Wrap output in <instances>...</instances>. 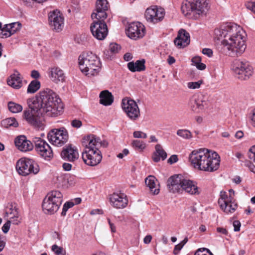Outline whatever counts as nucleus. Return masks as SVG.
Returning <instances> with one entry per match:
<instances>
[{
	"label": "nucleus",
	"mask_w": 255,
	"mask_h": 255,
	"mask_svg": "<svg viewBox=\"0 0 255 255\" xmlns=\"http://www.w3.org/2000/svg\"><path fill=\"white\" fill-rule=\"evenodd\" d=\"M61 155L63 159L70 162H74L79 158L77 148L71 145L64 148L61 152Z\"/></svg>",
	"instance_id": "4be33fe9"
},
{
	"label": "nucleus",
	"mask_w": 255,
	"mask_h": 255,
	"mask_svg": "<svg viewBox=\"0 0 255 255\" xmlns=\"http://www.w3.org/2000/svg\"><path fill=\"white\" fill-rule=\"evenodd\" d=\"M11 222L7 220V221L3 225L2 230L3 233H7L9 230L10 224Z\"/></svg>",
	"instance_id": "09e8293b"
},
{
	"label": "nucleus",
	"mask_w": 255,
	"mask_h": 255,
	"mask_svg": "<svg viewBox=\"0 0 255 255\" xmlns=\"http://www.w3.org/2000/svg\"><path fill=\"white\" fill-rule=\"evenodd\" d=\"M210 105L209 98L205 95H198L195 97L191 103V108L193 111L200 113L207 109Z\"/></svg>",
	"instance_id": "6ab92c4d"
},
{
	"label": "nucleus",
	"mask_w": 255,
	"mask_h": 255,
	"mask_svg": "<svg viewBox=\"0 0 255 255\" xmlns=\"http://www.w3.org/2000/svg\"><path fill=\"white\" fill-rule=\"evenodd\" d=\"M178 161V157L176 155H172L168 159V162L172 164Z\"/></svg>",
	"instance_id": "5fc2aeb1"
},
{
	"label": "nucleus",
	"mask_w": 255,
	"mask_h": 255,
	"mask_svg": "<svg viewBox=\"0 0 255 255\" xmlns=\"http://www.w3.org/2000/svg\"><path fill=\"white\" fill-rule=\"evenodd\" d=\"M151 240L152 236L151 235H147L144 237L143 242L145 244H148L151 242Z\"/></svg>",
	"instance_id": "e2e57ef3"
},
{
	"label": "nucleus",
	"mask_w": 255,
	"mask_h": 255,
	"mask_svg": "<svg viewBox=\"0 0 255 255\" xmlns=\"http://www.w3.org/2000/svg\"><path fill=\"white\" fill-rule=\"evenodd\" d=\"M190 35L184 29L179 31L177 37L174 40L175 44L179 48L187 46L190 43Z\"/></svg>",
	"instance_id": "b1692460"
},
{
	"label": "nucleus",
	"mask_w": 255,
	"mask_h": 255,
	"mask_svg": "<svg viewBox=\"0 0 255 255\" xmlns=\"http://www.w3.org/2000/svg\"><path fill=\"white\" fill-rule=\"evenodd\" d=\"M198 69L200 70H204L206 68V65L201 62L195 66Z\"/></svg>",
	"instance_id": "774afa93"
},
{
	"label": "nucleus",
	"mask_w": 255,
	"mask_h": 255,
	"mask_svg": "<svg viewBox=\"0 0 255 255\" xmlns=\"http://www.w3.org/2000/svg\"><path fill=\"white\" fill-rule=\"evenodd\" d=\"M108 223L111 228V231L112 233H115L116 232V228L113 223H112L110 219L108 218Z\"/></svg>",
	"instance_id": "052dcab7"
},
{
	"label": "nucleus",
	"mask_w": 255,
	"mask_h": 255,
	"mask_svg": "<svg viewBox=\"0 0 255 255\" xmlns=\"http://www.w3.org/2000/svg\"><path fill=\"white\" fill-rule=\"evenodd\" d=\"M49 78L55 83H63L65 81V76L62 69L55 67L50 69Z\"/></svg>",
	"instance_id": "393cba45"
},
{
	"label": "nucleus",
	"mask_w": 255,
	"mask_h": 255,
	"mask_svg": "<svg viewBox=\"0 0 255 255\" xmlns=\"http://www.w3.org/2000/svg\"><path fill=\"white\" fill-rule=\"evenodd\" d=\"M52 251L54 252L56 255H60L62 254L63 248L62 247H58L56 245H54L51 248Z\"/></svg>",
	"instance_id": "a18cd8bd"
},
{
	"label": "nucleus",
	"mask_w": 255,
	"mask_h": 255,
	"mask_svg": "<svg viewBox=\"0 0 255 255\" xmlns=\"http://www.w3.org/2000/svg\"><path fill=\"white\" fill-rule=\"evenodd\" d=\"M250 119L252 125L255 128V109H253L250 113Z\"/></svg>",
	"instance_id": "8fccbe9b"
},
{
	"label": "nucleus",
	"mask_w": 255,
	"mask_h": 255,
	"mask_svg": "<svg viewBox=\"0 0 255 255\" xmlns=\"http://www.w3.org/2000/svg\"><path fill=\"white\" fill-rule=\"evenodd\" d=\"M202 84V81H198L197 82H190L187 83V87L189 89H197L200 87Z\"/></svg>",
	"instance_id": "58836bf2"
},
{
	"label": "nucleus",
	"mask_w": 255,
	"mask_h": 255,
	"mask_svg": "<svg viewBox=\"0 0 255 255\" xmlns=\"http://www.w3.org/2000/svg\"><path fill=\"white\" fill-rule=\"evenodd\" d=\"M109 8V3L107 0H97L96 8L92 13L91 17H99L100 18H107V11Z\"/></svg>",
	"instance_id": "412c9836"
},
{
	"label": "nucleus",
	"mask_w": 255,
	"mask_h": 255,
	"mask_svg": "<svg viewBox=\"0 0 255 255\" xmlns=\"http://www.w3.org/2000/svg\"><path fill=\"white\" fill-rule=\"evenodd\" d=\"M7 29H8L10 35H12L19 31L21 28V24L19 22H12L5 24Z\"/></svg>",
	"instance_id": "2f4dec72"
},
{
	"label": "nucleus",
	"mask_w": 255,
	"mask_h": 255,
	"mask_svg": "<svg viewBox=\"0 0 255 255\" xmlns=\"http://www.w3.org/2000/svg\"><path fill=\"white\" fill-rule=\"evenodd\" d=\"M132 56L131 54H130L129 53H127L124 56V59L127 61H128L132 59Z\"/></svg>",
	"instance_id": "69168bd1"
},
{
	"label": "nucleus",
	"mask_w": 255,
	"mask_h": 255,
	"mask_svg": "<svg viewBox=\"0 0 255 255\" xmlns=\"http://www.w3.org/2000/svg\"><path fill=\"white\" fill-rule=\"evenodd\" d=\"M49 142L56 146H61L68 139V134L66 129L62 127L51 130L47 134Z\"/></svg>",
	"instance_id": "f8f14e48"
},
{
	"label": "nucleus",
	"mask_w": 255,
	"mask_h": 255,
	"mask_svg": "<svg viewBox=\"0 0 255 255\" xmlns=\"http://www.w3.org/2000/svg\"><path fill=\"white\" fill-rule=\"evenodd\" d=\"M165 14L164 8L156 5H152L146 9L145 17L148 22L156 24L163 19Z\"/></svg>",
	"instance_id": "2eb2a0df"
},
{
	"label": "nucleus",
	"mask_w": 255,
	"mask_h": 255,
	"mask_svg": "<svg viewBox=\"0 0 255 255\" xmlns=\"http://www.w3.org/2000/svg\"><path fill=\"white\" fill-rule=\"evenodd\" d=\"M63 168L65 171H70L72 168V165L69 163H64L62 165Z\"/></svg>",
	"instance_id": "bf43d9fd"
},
{
	"label": "nucleus",
	"mask_w": 255,
	"mask_h": 255,
	"mask_svg": "<svg viewBox=\"0 0 255 255\" xmlns=\"http://www.w3.org/2000/svg\"><path fill=\"white\" fill-rule=\"evenodd\" d=\"M189 160L195 169L213 172L219 168L220 157L216 152L203 148L193 150L189 154Z\"/></svg>",
	"instance_id": "7ed1b4c3"
},
{
	"label": "nucleus",
	"mask_w": 255,
	"mask_h": 255,
	"mask_svg": "<svg viewBox=\"0 0 255 255\" xmlns=\"http://www.w3.org/2000/svg\"><path fill=\"white\" fill-rule=\"evenodd\" d=\"M215 37L222 39L221 44L224 54L236 58L241 56L246 49L245 31L239 25L227 23L214 30Z\"/></svg>",
	"instance_id": "f03ea898"
},
{
	"label": "nucleus",
	"mask_w": 255,
	"mask_h": 255,
	"mask_svg": "<svg viewBox=\"0 0 255 255\" xmlns=\"http://www.w3.org/2000/svg\"><path fill=\"white\" fill-rule=\"evenodd\" d=\"M85 139L87 144L82 153L83 161L88 165L96 166L99 164L102 159V155L99 148L102 146V141L99 137L92 134L87 136Z\"/></svg>",
	"instance_id": "20e7f679"
},
{
	"label": "nucleus",
	"mask_w": 255,
	"mask_h": 255,
	"mask_svg": "<svg viewBox=\"0 0 255 255\" xmlns=\"http://www.w3.org/2000/svg\"><path fill=\"white\" fill-rule=\"evenodd\" d=\"M4 217L15 225H18L20 222V218L17 209L12 206L6 209Z\"/></svg>",
	"instance_id": "a878e982"
},
{
	"label": "nucleus",
	"mask_w": 255,
	"mask_h": 255,
	"mask_svg": "<svg viewBox=\"0 0 255 255\" xmlns=\"http://www.w3.org/2000/svg\"><path fill=\"white\" fill-rule=\"evenodd\" d=\"M100 103L105 106H108L113 103L114 97L111 93L108 90L102 91L100 94Z\"/></svg>",
	"instance_id": "cd10ccee"
},
{
	"label": "nucleus",
	"mask_w": 255,
	"mask_h": 255,
	"mask_svg": "<svg viewBox=\"0 0 255 255\" xmlns=\"http://www.w3.org/2000/svg\"><path fill=\"white\" fill-rule=\"evenodd\" d=\"M2 125L5 128L10 127H17L18 125L15 119L13 118H7L2 121Z\"/></svg>",
	"instance_id": "f704fd0d"
},
{
	"label": "nucleus",
	"mask_w": 255,
	"mask_h": 255,
	"mask_svg": "<svg viewBox=\"0 0 255 255\" xmlns=\"http://www.w3.org/2000/svg\"><path fill=\"white\" fill-rule=\"evenodd\" d=\"M32 141L35 144L38 154L46 160H50L53 156V153L50 145L45 140L39 137H34Z\"/></svg>",
	"instance_id": "4468645a"
},
{
	"label": "nucleus",
	"mask_w": 255,
	"mask_h": 255,
	"mask_svg": "<svg viewBox=\"0 0 255 255\" xmlns=\"http://www.w3.org/2000/svg\"><path fill=\"white\" fill-rule=\"evenodd\" d=\"M217 232L219 233H220L222 235H227L228 231L227 230L223 228L218 227L217 228Z\"/></svg>",
	"instance_id": "13d9d810"
},
{
	"label": "nucleus",
	"mask_w": 255,
	"mask_h": 255,
	"mask_svg": "<svg viewBox=\"0 0 255 255\" xmlns=\"http://www.w3.org/2000/svg\"><path fill=\"white\" fill-rule=\"evenodd\" d=\"M78 63L82 73L88 77L98 75L101 70L100 58L92 52L82 53L79 56Z\"/></svg>",
	"instance_id": "39448f33"
},
{
	"label": "nucleus",
	"mask_w": 255,
	"mask_h": 255,
	"mask_svg": "<svg viewBox=\"0 0 255 255\" xmlns=\"http://www.w3.org/2000/svg\"><path fill=\"white\" fill-rule=\"evenodd\" d=\"M16 170L18 173L22 176L29 174H37L39 171V166L34 160L29 158H22L16 163Z\"/></svg>",
	"instance_id": "9d476101"
},
{
	"label": "nucleus",
	"mask_w": 255,
	"mask_h": 255,
	"mask_svg": "<svg viewBox=\"0 0 255 255\" xmlns=\"http://www.w3.org/2000/svg\"><path fill=\"white\" fill-rule=\"evenodd\" d=\"M249 157L255 163V145L251 146L249 151Z\"/></svg>",
	"instance_id": "79ce46f5"
},
{
	"label": "nucleus",
	"mask_w": 255,
	"mask_h": 255,
	"mask_svg": "<svg viewBox=\"0 0 255 255\" xmlns=\"http://www.w3.org/2000/svg\"><path fill=\"white\" fill-rule=\"evenodd\" d=\"M218 204L222 210L228 214L234 213L238 207L237 203L231 200V197H228L226 192L224 191L220 192Z\"/></svg>",
	"instance_id": "dca6fc26"
},
{
	"label": "nucleus",
	"mask_w": 255,
	"mask_h": 255,
	"mask_svg": "<svg viewBox=\"0 0 255 255\" xmlns=\"http://www.w3.org/2000/svg\"><path fill=\"white\" fill-rule=\"evenodd\" d=\"M169 189L173 193L179 192L182 191L194 195H199L201 189L197 183L193 180L185 178L181 175H176L168 180Z\"/></svg>",
	"instance_id": "423d86ee"
},
{
	"label": "nucleus",
	"mask_w": 255,
	"mask_h": 255,
	"mask_svg": "<svg viewBox=\"0 0 255 255\" xmlns=\"http://www.w3.org/2000/svg\"><path fill=\"white\" fill-rule=\"evenodd\" d=\"M132 146L139 151H143L146 147V144L144 142L140 140H133L131 142Z\"/></svg>",
	"instance_id": "72a5a7b5"
},
{
	"label": "nucleus",
	"mask_w": 255,
	"mask_h": 255,
	"mask_svg": "<svg viewBox=\"0 0 255 255\" xmlns=\"http://www.w3.org/2000/svg\"><path fill=\"white\" fill-rule=\"evenodd\" d=\"M40 87V83L37 80H33L29 84L27 92L28 93H34L38 91Z\"/></svg>",
	"instance_id": "473e14b6"
},
{
	"label": "nucleus",
	"mask_w": 255,
	"mask_h": 255,
	"mask_svg": "<svg viewBox=\"0 0 255 255\" xmlns=\"http://www.w3.org/2000/svg\"><path fill=\"white\" fill-rule=\"evenodd\" d=\"M232 69L236 77L242 81L248 80L254 73L253 68L248 62L239 59L233 62Z\"/></svg>",
	"instance_id": "1a4fd4ad"
},
{
	"label": "nucleus",
	"mask_w": 255,
	"mask_h": 255,
	"mask_svg": "<svg viewBox=\"0 0 255 255\" xmlns=\"http://www.w3.org/2000/svg\"><path fill=\"white\" fill-rule=\"evenodd\" d=\"M201 61V59L199 56H195L192 59V65L196 66Z\"/></svg>",
	"instance_id": "6e6d98bb"
},
{
	"label": "nucleus",
	"mask_w": 255,
	"mask_h": 255,
	"mask_svg": "<svg viewBox=\"0 0 255 255\" xmlns=\"http://www.w3.org/2000/svg\"><path fill=\"white\" fill-rule=\"evenodd\" d=\"M120 49V46L117 43H111L110 45V50L113 53L118 52Z\"/></svg>",
	"instance_id": "c03bdc74"
},
{
	"label": "nucleus",
	"mask_w": 255,
	"mask_h": 255,
	"mask_svg": "<svg viewBox=\"0 0 255 255\" xmlns=\"http://www.w3.org/2000/svg\"><path fill=\"white\" fill-rule=\"evenodd\" d=\"M145 183L152 194L157 195L159 193V184L154 176H149L147 177L145 180Z\"/></svg>",
	"instance_id": "bb28decb"
},
{
	"label": "nucleus",
	"mask_w": 255,
	"mask_h": 255,
	"mask_svg": "<svg viewBox=\"0 0 255 255\" xmlns=\"http://www.w3.org/2000/svg\"><path fill=\"white\" fill-rule=\"evenodd\" d=\"M126 30L127 36L134 40L142 38L145 33L144 26L139 22L129 23Z\"/></svg>",
	"instance_id": "f3484780"
},
{
	"label": "nucleus",
	"mask_w": 255,
	"mask_h": 255,
	"mask_svg": "<svg viewBox=\"0 0 255 255\" xmlns=\"http://www.w3.org/2000/svg\"><path fill=\"white\" fill-rule=\"evenodd\" d=\"M144 60H137L135 62H130L128 64V69L132 72H140L144 71L145 69Z\"/></svg>",
	"instance_id": "7c9ffc66"
},
{
	"label": "nucleus",
	"mask_w": 255,
	"mask_h": 255,
	"mask_svg": "<svg viewBox=\"0 0 255 255\" xmlns=\"http://www.w3.org/2000/svg\"><path fill=\"white\" fill-rule=\"evenodd\" d=\"M6 28L7 27H6V26H5L4 24L3 26L0 29V38H5L11 36L10 33Z\"/></svg>",
	"instance_id": "4c0bfd02"
},
{
	"label": "nucleus",
	"mask_w": 255,
	"mask_h": 255,
	"mask_svg": "<svg viewBox=\"0 0 255 255\" xmlns=\"http://www.w3.org/2000/svg\"><path fill=\"white\" fill-rule=\"evenodd\" d=\"M49 24L50 27L57 31H61L64 25V18L58 10H54L48 14Z\"/></svg>",
	"instance_id": "a211bd4d"
},
{
	"label": "nucleus",
	"mask_w": 255,
	"mask_h": 255,
	"mask_svg": "<svg viewBox=\"0 0 255 255\" xmlns=\"http://www.w3.org/2000/svg\"><path fill=\"white\" fill-rule=\"evenodd\" d=\"M63 201V195L59 191L49 192L43 201L42 207L45 214L52 215L57 212Z\"/></svg>",
	"instance_id": "6e6552de"
},
{
	"label": "nucleus",
	"mask_w": 255,
	"mask_h": 255,
	"mask_svg": "<svg viewBox=\"0 0 255 255\" xmlns=\"http://www.w3.org/2000/svg\"><path fill=\"white\" fill-rule=\"evenodd\" d=\"M15 145L19 150L26 152L33 149V145L32 142L27 140L26 136L20 135L15 139Z\"/></svg>",
	"instance_id": "5701e85b"
},
{
	"label": "nucleus",
	"mask_w": 255,
	"mask_h": 255,
	"mask_svg": "<svg viewBox=\"0 0 255 255\" xmlns=\"http://www.w3.org/2000/svg\"><path fill=\"white\" fill-rule=\"evenodd\" d=\"M234 230L238 232L240 230L241 223L239 221H235L233 222Z\"/></svg>",
	"instance_id": "603ef678"
},
{
	"label": "nucleus",
	"mask_w": 255,
	"mask_h": 255,
	"mask_svg": "<svg viewBox=\"0 0 255 255\" xmlns=\"http://www.w3.org/2000/svg\"><path fill=\"white\" fill-rule=\"evenodd\" d=\"M177 134L184 139H190L192 135L191 132L185 129H180L177 131Z\"/></svg>",
	"instance_id": "e433bc0d"
},
{
	"label": "nucleus",
	"mask_w": 255,
	"mask_h": 255,
	"mask_svg": "<svg viewBox=\"0 0 255 255\" xmlns=\"http://www.w3.org/2000/svg\"><path fill=\"white\" fill-rule=\"evenodd\" d=\"M183 247V246L182 244H181L180 243L176 245L173 250V254L175 255H177Z\"/></svg>",
	"instance_id": "864d4df0"
},
{
	"label": "nucleus",
	"mask_w": 255,
	"mask_h": 255,
	"mask_svg": "<svg viewBox=\"0 0 255 255\" xmlns=\"http://www.w3.org/2000/svg\"><path fill=\"white\" fill-rule=\"evenodd\" d=\"M46 0H22V1L24 2H25L26 4H30L31 1H35L38 3H42Z\"/></svg>",
	"instance_id": "680f3d73"
},
{
	"label": "nucleus",
	"mask_w": 255,
	"mask_h": 255,
	"mask_svg": "<svg viewBox=\"0 0 255 255\" xmlns=\"http://www.w3.org/2000/svg\"><path fill=\"white\" fill-rule=\"evenodd\" d=\"M194 255H213L209 250L205 248L199 249L195 253Z\"/></svg>",
	"instance_id": "ea45409f"
},
{
	"label": "nucleus",
	"mask_w": 255,
	"mask_h": 255,
	"mask_svg": "<svg viewBox=\"0 0 255 255\" xmlns=\"http://www.w3.org/2000/svg\"><path fill=\"white\" fill-rule=\"evenodd\" d=\"M8 85L15 89L20 88L22 85V80L20 74L18 72H14L7 80Z\"/></svg>",
	"instance_id": "c756f323"
},
{
	"label": "nucleus",
	"mask_w": 255,
	"mask_h": 255,
	"mask_svg": "<svg viewBox=\"0 0 255 255\" xmlns=\"http://www.w3.org/2000/svg\"><path fill=\"white\" fill-rule=\"evenodd\" d=\"M27 104L29 109L24 111V118L30 124L41 129L43 126L38 121V117L44 115L57 116L63 108L58 95L49 88L41 91L38 95L28 99Z\"/></svg>",
	"instance_id": "f257e3e1"
},
{
	"label": "nucleus",
	"mask_w": 255,
	"mask_h": 255,
	"mask_svg": "<svg viewBox=\"0 0 255 255\" xmlns=\"http://www.w3.org/2000/svg\"><path fill=\"white\" fill-rule=\"evenodd\" d=\"M155 151L152 155V159L154 162H159L160 160H164L167 157V153L160 144H157L155 147Z\"/></svg>",
	"instance_id": "c85d7f7f"
},
{
	"label": "nucleus",
	"mask_w": 255,
	"mask_h": 255,
	"mask_svg": "<svg viewBox=\"0 0 255 255\" xmlns=\"http://www.w3.org/2000/svg\"><path fill=\"white\" fill-rule=\"evenodd\" d=\"M202 53L210 57L213 55V51L210 48H204L202 50Z\"/></svg>",
	"instance_id": "3c124183"
},
{
	"label": "nucleus",
	"mask_w": 255,
	"mask_h": 255,
	"mask_svg": "<svg viewBox=\"0 0 255 255\" xmlns=\"http://www.w3.org/2000/svg\"><path fill=\"white\" fill-rule=\"evenodd\" d=\"M210 6L209 0H185L181 10L185 15L198 18L206 15Z\"/></svg>",
	"instance_id": "0eeeda50"
},
{
	"label": "nucleus",
	"mask_w": 255,
	"mask_h": 255,
	"mask_svg": "<svg viewBox=\"0 0 255 255\" xmlns=\"http://www.w3.org/2000/svg\"><path fill=\"white\" fill-rule=\"evenodd\" d=\"M8 107L9 110L13 113H17L22 110V107L20 105L12 102L8 103Z\"/></svg>",
	"instance_id": "c9c22d12"
},
{
	"label": "nucleus",
	"mask_w": 255,
	"mask_h": 255,
	"mask_svg": "<svg viewBox=\"0 0 255 255\" xmlns=\"http://www.w3.org/2000/svg\"><path fill=\"white\" fill-rule=\"evenodd\" d=\"M133 136L134 138H146L147 134L141 131H135L133 133Z\"/></svg>",
	"instance_id": "37998d69"
},
{
	"label": "nucleus",
	"mask_w": 255,
	"mask_h": 255,
	"mask_svg": "<svg viewBox=\"0 0 255 255\" xmlns=\"http://www.w3.org/2000/svg\"><path fill=\"white\" fill-rule=\"evenodd\" d=\"M129 151L127 149H124L122 153H120L117 155V157L119 158H123L125 156L128 154Z\"/></svg>",
	"instance_id": "4d7b16f0"
},
{
	"label": "nucleus",
	"mask_w": 255,
	"mask_h": 255,
	"mask_svg": "<svg viewBox=\"0 0 255 255\" xmlns=\"http://www.w3.org/2000/svg\"><path fill=\"white\" fill-rule=\"evenodd\" d=\"M74 205V202L69 201V202H66L63 205L62 214L63 215H65L68 209L72 207Z\"/></svg>",
	"instance_id": "a19ab883"
},
{
	"label": "nucleus",
	"mask_w": 255,
	"mask_h": 255,
	"mask_svg": "<svg viewBox=\"0 0 255 255\" xmlns=\"http://www.w3.org/2000/svg\"><path fill=\"white\" fill-rule=\"evenodd\" d=\"M244 132L242 130H239L236 132L235 137L237 138L241 139L244 136Z\"/></svg>",
	"instance_id": "338daca9"
},
{
	"label": "nucleus",
	"mask_w": 255,
	"mask_h": 255,
	"mask_svg": "<svg viewBox=\"0 0 255 255\" xmlns=\"http://www.w3.org/2000/svg\"><path fill=\"white\" fill-rule=\"evenodd\" d=\"M31 76L35 79H37L40 77L39 72L36 70H33L31 73Z\"/></svg>",
	"instance_id": "0e129e2a"
},
{
	"label": "nucleus",
	"mask_w": 255,
	"mask_h": 255,
	"mask_svg": "<svg viewBox=\"0 0 255 255\" xmlns=\"http://www.w3.org/2000/svg\"><path fill=\"white\" fill-rule=\"evenodd\" d=\"M122 107L127 116L131 121H136L140 116V109L135 101L128 98L123 99Z\"/></svg>",
	"instance_id": "ddd939ff"
},
{
	"label": "nucleus",
	"mask_w": 255,
	"mask_h": 255,
	"mask_svg": "<svg viewBox=\"0 0 255 255\" xmlns=\"http://www.w3.org/2000/svg\"><path fill=\"white\" fill-rule=\"evenodd\" d=\"M93 22L91 24L90 29L93 35L97 39L102 40L108 35V29L105 21L106 18L93 17Z\"/></svg>",
	"instance_id": "9b49d317"
},
{
	"label": "nucleus",
	"mask_w": 255,
	"mask_h": 255,
	"mask_svg": "<svg viewBox=\"0 0 255 255\" xmlns=\"http://www.w3.org/2000/svg\"><path fill=\"white\" fill-rule=\"evenodd\" d=\"M247 8L255 14V1L249 2L246 4Z\"/></svg>",
	"instance_id": "de8ad7c7"
},
{
	"label": "nucleus",
	"mask_w": 255,
	"mask_h": 255,
	"mask_svg": "<svg viewBox=\"0 0 255 255\" xmlns=\"http://www.w3.org/2000/svg\"><path fill=\"white\" fill-rule=\"evenodd\" d=\"M71 124L72 127L76 128H80L82 126V122L79 120L72 121Z\"/></svg>",
	"instance_id": "49530a36"
},
{
	"label": "nucleus",
	"mask_w": 255,
	"mask_h": 255,
	"mask_svg": "<svg viewBox=\"0 0 255 255\" xmlns=\"http://www.w3.org/2000/svg\"><path fill=\"white\" fill-rule=\"evenodd\" d=\"M111 205L116 209L126 208L128 204L127 195L123 193H114L110 196Z\"/></svg>",
	"instance_id": "aec40b11"
}]
</instances>
